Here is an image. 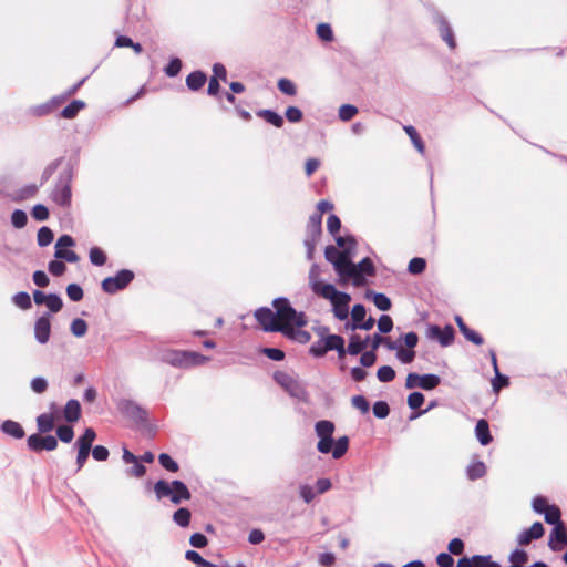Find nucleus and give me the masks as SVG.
<instances>
[{"instance_id":"1","label":"nucleus","mask_w":567,"mask_h":567,"mask_svg":"<svg viewBox=\"0 0 567 567\" xmlns=\"http://www.w3.org/2000/svg\"><path fill=\"white\" fill-rule=\"evenodd\" d=\"M275 310L267 307L258 308L255 311V318L261 326L264 331L278 332V330L268 329V326L275 323L277 327H292L301 328L307 324V319L303 312H298L285 297L276 298L272 301Z\"/></svg>"},{"instance_id":"2","label":"nucleus","mask_w":567,"mask_h":567,"mask_svg":"<svg viewBox=\"0 0 567 567\" xmlns=\"http://www.w3.org/2000/svg\"><path fill=\"white\" fill-rule=\"evenodd\" d=\"M162 363L169 364L178 369H190L203 365L209 361V358L195 351H184L175 349H164L157 354Z\"/></svg>"},{"instance_id":"3","label":"nucleus","mask_w":567,"mask_h":567,"mask_svg":"<svg viewBox=\"0 0 567 567\" xmlns=\"http://www.w3.org/2000/svg\"><path fill=\"white\" fill-rule=\"evenodd\" d=\"M313 292L331 302L337 319L346 320L348 318L351 300L349 293L338 291L333 285L324 282L313 284Z\"/></svg>"},{"instance_id":"4","label":"nucleus","mask_w":567,"mask_h":567,"mask_svg":"<svg viewBox=\"0 0 567 567\" xmlns=\"http://www.w3.org/2000/svg\"><path fill=\"white\" fill-rule=\"evenodd\" d=\"M73 172V165L70 162L66 163L65 167L60 172L54 188L51 192V199L59 206L68 207L71 204V182Z\"/></svg>"},{"instance_id":"5","label":"nucleus","mask_w":567,"mask_h":567,"mask_svg":"<svg viewBox=\"0 0 567 567\" xmlns=\"http://www.w3.org/2000/svg\"><path fill=\"white\" fill-rule=\"evenodd\" d=\"M322 216L321 215H312L309 218L307 225V234L305 238V246L307 248V258L311 260L313 258V252L316 248V244L319 240L322 233Z\"/></svg>"},{"instance_id":"6","label":"nucleus","mask_w":567,"mask_h":567,"mask_svg":"<svg viewBox=\"0 0 567 567\" xmlns=\"http://www.w3.org/2000/svg\"><path fill=\"white\" fill-rule=\"evenodd\" d=\"M274 379L280 384L291 396L305 400L307 391L301 382L286 372H276Z\"/></svg>"},{"instance_id":"7","label":"nucleus","mask_w":567,"mask_h":567,"mask_svg":"<svg viewBox=\"0 0 567 567\" xmlns=\"http://www.w3.org/2000/svg\"><path fill=\"white\" fill-rule=\"evenodd\" d=\"M134 279V272L128 269H122L113 277H107L102 281V289L106 293H115L127 287Z\"/></svg>"},{"instance_id":"8","label":"nucleus","mask_w":567,"mask_h":567,"mask_svg":"<svg viewBox=\"0 0 567 567\" xmlns=\"http://www.w3.org/2000/svg\"><path fill=\"white\" fill-rule=\"evenodd\" d=\"M352 252L353 251H350V248H346L343 250V255L340 256L332 265L334 270L341 278H353L355 285H358V268L355 264L351 261Z\"/></svg>"},{"instance_id":"9","label":"nucleus","mask_w":567,"mask_h":567,"mask_svg":"<svg viewBox=\"0 0 567 567\" xmlns=\"http://www.w3.org/2000/svg\"><path fill=\"white\" fill-rule=\"evenodd\" d=\"M42 433L31 434L27 440L29 450L33 452L54 451L58 447V440L53 435L42 436Z\"/></svg>"},{"instance_id":"10","label":"nucleus","mask_w":567,"mask_h":567,"mask_svg":"<svg viewBox=\"0 0 567 567\" xmlns=\"http://www.w3.org/2000/svg\"><path fill=\"white\" fill-rule=\"evenodd\" d=\"M427 337L435 339L442 347L450 346L454 340V328L450 324L445 326L444 329L439 326H430L427 329Z\"/></svg>"},{"instance_id":"11","label":"nucleus","mask_w":567,"mask_h":567,"mask_svg":"<svg viewBox=\"0 0 567 567\" xmlns=\"http://www.w3.org/2000/svg\"><path fill=\"white\" fill-rule=\"evenodd\" d=\"M118 409L123 414L136 422H144L146 420L145 410L132 400H122L118 404Z\"/></svg>"},{"instance_id":"12","label":"nucleus","mask_w":567,"mask_h":567,"mask_svg":"<svg viewBox=\"0 0 567 567\" xmlns=\"http://www.w3.org/2000/svg\"><path fill=\"white\" fill-rule=\"evenodd\" d=\"M50 334L51 322L50 316L47 313L37 319L34 323V338L39 343L45 344L50 339Z\"/></svg>"},{"instance_id":"13","label":"nucleus","mask_w":567,"mask_h":567,"mask_svg":"<svg viewBox=\"0 0 567 567\" xmlns=\"http://www.w3.org/2000/svg\"><path fill=\"white\" fill-rule=\"evenodd\" d=\"M275 323H271L268 326V329H271V330H278V332H281L284 333L286 337H288L289 339H292V340H296L300 343H307L310 341L311 339V336L308 331L306 330H300V329H296L298 328L297 326H290V327H277V326H274Z\"/></svg>"},{"instance_id":"14","label":"nucleus","mask_w":567,"mask_h":567,"mask_svg":"<svg viewBox=\"0 0 567 567\" xmlns=\"http://www.w3.org/2000/svg\"><path fill=\"white\" fill-rule=\"evenodd\" d=\"M567 545V530L566 527L563 525H557L553 528L548 546L551 550L558 551L561 550V548Z\"/></svg>"},{"instance_id":"15","label":"nucleus","mask_w":567,"mask_h":567,"mask_svg":"<svg viewBox=\"0 0 567 567\" xmlns=\"http://www.w3.org/2000/svg\"><path fill=\"white\" fill-rule=\"evenodd\" d=\"M435 22L437 23L441 38L446 42V44L451 49H454L456 47V43L450 23L443 16L439 13L435 14Z\"/></svg>"},{"instance_id":"16","label":"nucleus","mask_w":567,"mask_h":567,"mask_svg":"<svg viewBox=\"0 0 567 567\" xmlns=\"http://www.w3.org/2000/svg\"><path fill=\"white\" fill-rule=\"evenodd\" d=\"M544 535L542 523H534L528 529L523 530L517 538L519 545H528L532 540L538 539Z\"/></svg>"},{"instance_id":"17","label":"nucleus","mask_w":567,"mask_h":567,"mask_svg":"<svg viewBox=\"0 0 567 567\" xmlns=\"http://www.w3.org/2000/svg\"><path fill=\"white\" fill-rule=\"evenodd\" d=\"M50 409L52 412L42 413L37 417V429L39 433H50L54 429V413L53 410H56V404L51 403Z\"/></svg>"},{"instance_id":"18","label":"nucleus","mask_w":567,"mask_h":567,"mask_svg":"<svg viewBox=\"0 0 567 567\" xmlns=\"http://www.w3.org/2000/svg\"><path fill=\"white\" fill-rule=\"evenodd\" d=\"M323 347H326L327 352L336 350L339 358L346 355L344 339L339 334H328L324 337Z\"/></svg>"},{"instance_id":"19","label":"nucleus","mask_w":567,"mask_h":567,"mask_svg":"<svg viewBox=\"0 0 567 567\" xmlns=\"http://www.w3.org/2000/svg\"><path fill=\"white\" fill-rule=\"evenodd\" d=\"M173 494H172V503L179 504L183 501H188L190 498V493L187 486L182 481H173Z\"/></svg>"},{"instance_id":"20","label":"nucleus","mask_w":567,"mask_h":567,"mask_svg":"<svg viewBox=\"0 0 567 567\" xmlns=\"http://www.w3.org/2000/svg\"><path fill=\"white\" fill-rule=\"evenodd\" d=\"M475 435L482 445H487L492 442L493 437L489 432V425L485 419L477 421L475 426Z\"/></svg>"},{"instance_id":"21","label":"nucleus","mask_w":567,"mask_h":567,"mask_svg":"<svg viewBox=\"0 0 567 567\" xmlns=\"http://www.w3.org/2000/svg\"><path fill=\"white\" fill-rule=\"evenodd\" d=\"M64 419L70 422H76L81 416V404L78 400H69L63 410Z\"/></svg>"},{"instance_id":"22","label":"nucleus","mask_w":567,"mask_h":567,"mask_svg":"<svg viewBox=\"0 0 567 567\" xmlns=\"http://www.w3.org/2000/svg\"><path fill=\"white\" fill-rule=\"evenodd\" d=\"M206 74L202 71H194L186 78V85L190 91H198L206 83Z\"/></svg>"},{"instance_id":"23","label":"nucleus","mask_w":567,"mask_h":567,"mask_svg":"<svg viewBox=\"0 0 567 567\" xmlns=\"http://www.w3.org/2000/svg\"><path fill=\"white\" fill-rule=\"evenodd\" d=\"M1 430L4 434L14 439H22L24 436L23 427L16 421L7 420L1 424Z\"/></svg>"},{"instance_id":"24","label":"nucleus","mask_w":567,"mask_h":567,"mask_svg":"<svg viewBox=\"0 0 567 567\" xmlns=\"http://www.w3.org/2000/svg\"><path fill=\"white\" fill-rule=\"evenodd\" d=\"M440 383H441V379L436 374H432V373L423 374V375L419 374V383H417V385H419V388H421L423 390H426V391L433 390Z\"/></svg>"},{"instance_id":"25","label":"nucleus","mask_w":567,"mask_h":567,"mask_svg":"<svg viewBox=\"0 0 567 567\" xmlns=\"http://www.w3.org/2000/svg\"><path fill=\"white\" fill-rule=\"evenodd\" d=\"M485 473H486V466L481 461L471 463L466 468L467 477L471 481H475V480L483 477L485 475Z\"/></svg>"},{"instance_id":"26","label":"nucleus","mask_w":567,"mask_h":567,"mask_svg":"<svg viewBox=\"0 0 567 567\" xmlns=\"http://www.w3.org/2000/svg\"><path fill=\"white\" fill-rule=\"evenodd\" d=\"M257 115L261 118H264L269 124L281 127L284 125V118L281 115H279L277 112L271 110H260Z\"/></svg>"},{"instance_id":"27","label":"nucleus","mask_w":567,"mask_h":567,"mask_svg":"<svg viewBox=\"0 0 567 567\" xmlns=\"http://www.w3.org/2000/svg\"><path fill=\"white\" fill-rule=\"evenodd\" d=\"M96 437V433L92 427L85 429L84 433L76 440V447L92 449V444Z\"/></svg>"},{"instance_id":"28","label":"nucleus","mask_w":567,"mask_h":567,"mask_svg":"<svg viewBox=\"0 0 567 567\" xmlns=\"http://www.w3.org/2000/svg\"><path fill=\"white\" fill-rule=\"evenodd\" d=\"M315 431L320 439L329 437L334 432V424L328 420L318 421L315 425Z\"/></svg>"},{"instance_id":"29","label":"nucleus","mask_w":567,"mask_h":567,"mask_svg":"<svg viewBox=\"0 0 567 567\" xmlns=\"http://www.w3.org/2000/svg\"><path fill=\"white\" fill-rule=\"evenodd\" d=\"M154 492L158 499H162L164 497H169V499L172 501V494H173L172 483H168L164 480H159L154 485Z\"/></svg>"},{"instance_id":"30","label":"nucleus","mask_w":567,"mask_h":567,"mask_svg":"<svg viewBox=\"0 0 567 567\" xmlns=\"http://www.w3.org/2000/svg\"><path fill=\"white\" fill-rule=\"evenodd\" d=\"M84 106L85 103L83 101L74 100L62 110L61 116L64 118H74Z\"/></svg>"},{"instance_id":"31","label":"nucleus","mask_w":567,"mask_h":567,"mask_svg":"<svg viewBox=\"0 0 567 567\" xmlns=\"http://www.w3.org/2000/svg\"><path fill=\"white\" fill-rule=\"evenodd\" d=\"M348 447H349L348 436L339 437L336 443L333 442V447H332V452H331L332 457L336 460L342 457L347 453Z\"/></svg>"},{"instance_id":"32","label":"nucleus","mask_w":567,"mask_h":567,"mask_svg":"<svg viewBox=\"0 0 567 567\" xmlns=\"http://www.w3.org/2000/svg\"><path fill=\"white\" fill-rule=\"evenodd\" d=\"M364 351V341L360 339L358 334H353L350 340L348 348L346 349V353L348 352L351 355L360 354Z\"/></svg>"},{"instance_id":"33","label":"nucleus","mask_w":567,"mask_h":567,"mask_svg":"<svg viewBox=\"0 0 567 567\" xmlns=\"http://www.w3.org/2000/svg\"><path fill=\"white\" fill-rule=\"evenodd\" d=\"M405 133L411 138V142L413 143L414 147L421 153H424V143L422 138L420 137L417 131L412 125H405L404 127Z\"/></svg>"},{"instance_id":"34","label":"nucleus","mask_w":567,"mask_h":567,"mask_svg":"<svg viewBox=\"0 0 567 567\" xmlns=\"http://www.w3.org/2000/svg\"><path fill=\"white\" fill-rule=\"evenodd\" d=\"M173 520L181 527H187L190 523L189 509L185 507L178 508L173 515Z\"/></svg>"},{"instance_id":"35","label":"nucleus","mask_w":567,"mask_h":567,"mask_svg":"<svg viewBox=\"0 0 567 567\" xmlns=\"http://www.w3.org/2000/svg\"><path fill=\"white\" fill-rule=\"evenodd\" d=\"M70 330L71 333L76 338L84 337L87 332V323L85 320L76 318L71 322Z\"/></svg>"},{"instance_id":"36","label":"nucleus","mask_w":567,"mask_h":567,"mask_svg":"<svg viewBox=\"0 0 567 567\" xmlns=\"http://www.w3.org/2000/svg\"><path fill=\"white\" fill-rule=\"evenodd\" d=\"M54 238L53 231L49 227H41L38 231L37 240L40 247H45L52 243Z\"/></svg>"},{"instance_id":"37","label":"nucleus","mask_w":567,"mask_h":567,"mask_svg":"<svg viewBox=\"0 0 567 567\" xmlns=\"http://www.w3.org/2000/svg\"><path fill=\"white\" fill-rule=\"evenodd\" d=\"M544 515H545L546 523L554 525V527L557 525H563V522L560 520V509L557 506L551 505L544 513Z\"/></svg>"},{"instance_id":"38","label":"nucleus","mask_w":567,"mask_h":567,"mask_svg":"<svg viewBox=\"0 0 567 567\" xmlns=\"http://www.w3.org/2000/svg\"><path fill=\"white\" fill-rule=\"evenodd\" d=\"M358 268V281L361 278V275H368V276H374L375 269L373 266V262L370 258H363L358 265H355Z\"/></svg>"},{"instance_id":"39","label":"nucleus","mask_w":567,"mask_h":567,"mask_svg":"<svg viewBox=\"0 0 567 567\" xmlns=\"http://www.w3.org/2000/svg\"><path fill=\"white\" fill-rule=\"evenodd\" d=\"M12 300L17 307L23 310L32 307L31 298L28 292L20 291L13 296Z\"/></svg>"},{"instance_id":"40","label":"nucleus","mask_w":567,"mask_h":567,"mask_svg":"<svg viewBox=\"0 0 567 567\" xmlns=\"http://www.w3.org/2000/svg\"><path fill=\"white\" fill-rule=\"evenodd\" d=\"M373 303L379 310L382 311L390 310L392 305L390 298L381 292L373 293Z\"/></svg>"},{"instance_id":"41","label":"nucleus","mask_w":567,"mask_h":567,"mask_svg":"<svg viewBox=\"0 0 567 567\" xmlns=\"http://www.w3.org/2000/svg\"><path fill=\"white\" fill-rule=\"evenodd\" d=\"M90 261L95 266H103L106 262L105 252L99 247H92L90 249Z\"/></svg>"},{"instance_id":"42","label":"nucleus","mask_w":567,"mask_h":567,"mask_svg":"<svg viewBox=\"0 0 567 567\" xmlns=\"http://www.w3.org/2000/svg\"><path fill=\"white\" fill-rule=\"evenodd\" d=\"M56 436L63 443H70L74 437V431L70 425H60L56 429Z\"/></svg>"},{"instance_id":"43","label":"nucleus","mask_w":567,"mask_h":567,"mask_svg":"<svg viewBox=\"0 0 567 567\" xmlns=\"http://www.w3.org/2000/svg\"><path fill=\"white\" fill-rule=\"evenodd\" d=\"M377 377L380 382H391L395 378V371L390 365H382L378 369Z\"/></svg>"},{"instance_id":"44","label":"nucleus","mask_w":567,"mask_h":567,"mask_svg":"<svg viewBox=\"0 0 567 567\" xmlns=\"http://www.w3.org/2000/svg\"><path fill=\"white\" fill-rule=\"evenodd\" d=\"M48 309L55 313V312H59L62 307H63V301L61 299V297L56 293H49V298H48V301H45L44 303Z\"/></svg>"},{"instance_id":"45","label":"nucleus","mask_w":567,"mask_h":567,"mask_svg":"<svg viewBox=\"0 0 567 567\" xmlns=\"http://www.w3.org/2000/svg\"><path fill=\"white\" fill-rule=\"evenodd\" d=\"M49 383L43 377L33 378L30 382L31 390L37 394H42L48 390Z\"/></svg>"},{"instance_id":"46","label":"nucleus","mask_w":567,"mask_h":567,"mask_svg":"<svg viewBox=\"0 0 567 567\" xmlns=\"http://www.w3.org/2000/svg\"><path fill=\"white\" fill-rule=\"evenodd\" d=\"M27 221H28V216H27L25 212H23L21 209L13 210V213L11 215V224L13 225V227L19 228V229L23 228L27 225Z\"/></svg>"},{"instance_id":"47","label":"nucleus","mask_w":567,"mask_h":567,"mask_svg":"<svg viewBox=\"0 0 567 567\" xmlns=\"http://www.w3.org/2000/svg\"><path fill=\"white\" fill-rule=\"evenodd\" d=\"M358 113V109L351 104H343L339 109V118L343 122L350 121Z\"/></svg>"},{"instance_id":"48","label":"nucleus","mask_w":567,"mask_h":567,"mask_svg":"<svg viewBox=\"0 0 567 567\" xmlns=\"http://www.w3.org/2000/svg\"><path fill=\"white\" fill-rule=\"evenodd\" d=\"M63 162V158H56L55 161L51 162L42 172L41 175V185H43L49 178L53 175V173L58 169V167Z\"/></svg>"},{"instance_id":"49","label":"nucleus","mask_w":567,"mask_h":567,"mask_svg":"<svg viewBox=\"0 0 567 567\" xmlns=\"http://www.w3.org/2000/svg\"><path fill=\"white\" fill-rule=\"evenodd\" d=\"M425 267H426L425 259L415 257L410 260L408 269L411 274L419 275L424 271Z\"/></svg>"},{"instance_id":"50","label":"nucleus","mask_w":567,"mask_h":567,"mask_svg":"<svg viewBox=\"0 0 567 567\" xmlns=\"http://www.w3.org/2000/svg\"><path fill=\"white\" fill-rule=\"evenodd\" d=\"M278 89L284 94H287V95H290V96H293L297 93V89H296L295 83L292 81H290L289 79H286V78H282V79H280L278 81Z\"/></svg>"},{"instance_id":"51","label":"nucleus","mask_w":567,"mask_h":567,"mask_svg":"<svg viewBox=\"0 0 567 567\" xmlns=\"http://www.w3.org/2000/svg\"><path fill=\"white\" fill-rule=\"evenodd\" d=\"M461 332L465 337V339L477 346H481L484 342L482 336H480L476 331L470 329L467 326H461Z\"/></svg>"},{"instance_id":"52","label":"nucleus","mask_w":567,"mask_h":567,"mask_svg":"<svg viewBox=\"0 0 567 567\" xmlns=\"http://www.w3.org/2000/svg\"><path fill=\"white\" fill-rule=\"evenodd\" d=\"M474 567H501L498 563L492 561L491 556L474 555L473 557Z\"/></svg>"},{"instance_id":"53","label":"nucleus","mask_w":567,"mask_h":567,"mask_svg":"<svg viewBox=\"0 0 567 567\" xmlns=\"http://www.w3.org/2000/svg\"><path fill=\"white\" fill-rule=\"evenodd\" d=\"M159 464L169 472H177L178 464L166 453H162L158 456Z\"/></svg>"},{"instance_id":"54","label":"nucleus","mask_w":567,"mask_h":567,"mask_svg":"<svg viewBox=\"0 0 567 567\" xmlns=\"http://www.w3.org/2000/svg\"><path fill=\"white\" fill-rule=\"evenodd\" d=\"M181 69H182L181 60L178 58H174L165 66L164 72L167 76L174 78L181 72Z\"/></svg>"},{"instance_id":"55","label":"nucleus","mask_w":567,"mask_h":567,"mask_svg":"<svg viewBox=\"0 0 567 567\" xmlns=\"http://www.w3.org/2000/svg\"><path fill=\"white\" fill-rule=\"evenodd\" d=\"M66 295L72 301L82 300L84 292L78 284H70L66 287Z\"/></svg>"},{"instance_id":"56","label":"nucleus","mask_w":567,"mask_h":567,"mask_svg":"<svg viewBox=\"0 0 567 567\" xmlns=\"http://www.w3.org/2000/svg\"><path fill=\"white\" fill-rule=\"evenodd\" d=\"M373 414L378 419H385L390 413V408L386 402L378 401L373 404Z\"/></svg>"},{"instance_id":"57","label":"nucleus","mask_w":567,"mask_h":567,"mask_svg":"<svg viewBox=\"0 0 567 567\" xmlns=\"http://www.w3.org/2000/svg\"><path fill=\"white\" fill-rule=\"evenodd\" d=\"M509 560L512 561L513 565L523 566L528 561V555L523 549H515L509 555Z\"/></svg>"},{"instance_id":"58","label":"nucleus","mask_w":567,"mask_h":567,"mask_svg":"<svg viewBox=\"0 0 567 567\" xmlns=\"http://www.w3.org/2000/svg\"><path fill=\"white\" fill-rule=\"evenodd\" d=\"M317 35L323 41H332L333 32L331 25L328 23H320L317 27Z\"/></svg>"},{"instance_id":"59","label":"nucleus","mask_w":567,"mask_h":567,"mask_svg":"<svg viewBox=\"0 0 567 567\" xmlns=\"http://www.w3.org/2000/svg\"><path fill=\"white\" fill-rule=\"evenodd\" d=\"M353 408L358 409L362 414H365L370 410L368 400L363 395H354L351 399Z\"/></svg>"},{"instance_id":"60","label":"nucleus","mask_w":567,"mask_h":567,"mask_svg":"<svg viewBox=\"0 0 567 567\" xmlns=\"http://www.w3.org/2000/svg\"><path fill=\"white\" fill-rule=\"evenodd\" d=\"M54 257L68 262H76L79 260V256L74 251L66 249H55Z\"/></svg>"},{"instance_id":"61","label":"nucleus","mask_w":567,"mask_h":567,"mask_svg":"<svg viewBox=\"0 0 567 567\" xmlns=\"http://www.w3.org/2000/svg\"><path fill=\"white\" fill-rule=\"evenodd\" d=\"M31 215L35 220L44 221L49 218V209L44 205L38 204L32 208Z\"/></svg>"},{"instance_id":"62","label":"nucleus","mask_w":567,"mask_h":567,"mask_svg":"<svg viewBox=\"0 0 567 567\" xmlns=\"http://www.w3.org/2000/svg\"><path fill=\"white\" fill-rule=\"evenodd\" d=\"M393 328V321L390 316L382 315L378 320V329L381 333H388Z\"/></svg>"},{"instance_id":"63","label":"nucleus","mask_w":567,"mask_h":567,"mask_svg":"<svg viewBox=\"0 0 567 567\" xmlns=\"http://www.w3.org/2000/svg\"><path fill=\"white\" fill-rule=\"evenodd\" d=\"M424 403V395L421 392H412L408 396V405L410 409L415 410L421 408Z\"/></svg>"},{"instance_id":"64","label":"nucleus","mask_w":567,"mask_h":567,"mask_svg":"<svg viewBox=\"0 0 567 567\" xmlns=\"http://www.w3.org/2000/svg\"><path fill=\"white\" fill-rule=\"evenodd\" d=\"M352 323H360L365 318V307L361 303L353 306L351 310Z\"/></svg>"}]
</instances>
